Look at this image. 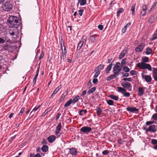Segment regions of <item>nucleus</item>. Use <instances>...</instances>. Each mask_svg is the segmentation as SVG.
<instances>
[{"label":"nucleus","instance_id":"nucleus-29","mask_svg":"<svg viewBox=\"0 0 157 157\" xmlns=\"http://www.w3.org/2000/svg\"><path fill=\"white\" fill-rule=\"evenodd\" d=\"M109 97L111 99H113L115 101H117L119 99V98L117 96L110 95L109 96Z\"/></svg>","mask_w":157,"mask_h":157},{"label":"nucleus","instance_id":"nucleus-17","mask_svg":"<svg viewBox=\"0 0 157 157\" xmlns=\"http://www.w3.org/2000/svg\"><path fill=\"white\" fill-rule=\"evenodd\" d=\"M70 153L72 155H75L77 154V150L75 148H71L70 149Z\"/></svg>","mask_w":157,"mask_h":157},{"label":"nucleus","instance_id":"nucleus-48","mask_svg":"<svg viewBox=\"0 0 157 157\" xmlns=\"http://www.w3.org/2000/svg\"><path fill=\"white\" fill-rule=\"evenodd\" d=\"M109 151L107 150H105L102 151V153L104 155H106L109 154Z\"/></svg>","mask_w":157,"mask_h":157},{"label":"nucleus","instance_id":"nucleus-63","mask_svg":"<svg viewBox=\"0 0 157 157\" xmlns=\"http://www.w3.org/2000/svg\"><path fill=\"white\" fill-rule=\"evenodd\" d=\"M154 78V80L157 81V75H152Z\"/></svg>","mask_w":157,"mask_h":157},{"label":"nucleus","instance_id":"nucleus-1","mask_svg":"<svg viewBox=\"0 0 157 157\" xmlns=\"http://www.w3.org/2000/svg\"><path fill=\"white\" fill-rule=\"evenodd\" d=\"M11 27L18 28L21 25V22L19 23L18 18L15 16L10 17L7 20Z\"/></svg>","mask_w":157,"mask_h":157},{"label":"nucleus","instance_id":"nucleus-12","mask_svg":"<svg viewBox=\"0 0 157 157\" xmlns=\"http://www.w3.org/2000/svg\"><path fill=\"white\" fill-rule=\"evenodd\" d=\"M56 138V137L55 136L52 135L49 136L47 139L49 143H51L55 140Z\"/></svg>","mask_w":157,"mask_h":157},{"label":"nucleus","instance_id":"nucleus-3","mask_svg":"<svg viewBox=\"0 0 157 157\" xmlns=\"http://www.w3.org/2000/svg\"><path fill=\"white\" fill-rule=\"evenodd\" d=\"M122 69L120 63L119 62H117L113 67V73L119 75V73L121 71Z\"/></svg>","mask_w":157,"mask_h":157},{"label":"nucleus","instance_id":"nucleus-37","mask_svg":"<svg viewBox=\"0 0 157 157\" xmlns=\"http://www.w3.org/2000/svg\"><path fill=\"white\" fill-rule=\"evenodd\" d=\"M142 62L144 63H147L149 61V58L148 57L144 56L142 57Z\"/></svg>","mask_w":157,"mask_h":157},{"label":"nucleus","instance_id":"nucleus-44","mask_svg":"<svg viewBox=\"0 0 157 157\" xmlns=\"http://www.w3.org/2000/svg\"><path fill=\"white\" fill-rule=\"evenodd\" d=\"M3 49L6 51H8L9 50V47L7 44L5 45L3 47Z\"/></svg>","mask_w":157,"mask_h":157},{"label":"nucleus","instance_id":"nucleus-33","mask_svg":"<svg viewBox=\"0 0 157 157\" xmlns=\"http://www.w3.org/2000/svg\"><path fill=\"white\" fill-rule=\"evenodd\" d=\"M96 90V87H93L90 89L88 91L87 93L89 94L93 93Z\"/></svg>","mask_w":157,"mask_h":157},{"label":"nucleus","instance_id":"nucleus-6","mask_svg":"<svg viewBox=\"0 0 157 157\" xmlns=\"http://www.w3.org/2000/svg\"><path fill=\"white\" fill-rule=\"evenodd\" d=\"M61 123L60 122L57 126L55 132V134L57 136V137H59L61 134V133H60V131L61 130Z\"/></svg>","mask_w":157,"mask_h":157},{"label":"nucleus","instance_id":"nucleus-7","mask_svg":"<svg viewBox=\"0 0 157 157\" xmlns=\"http://www.w3.org/2000/svg\"><path fill=\"white\" fill-rule=\"evenodd\" d=\"M92 129L91 128L87 126H84L82 127L80 129L81 132L84 133H87L90 132Z\"/></svg>","mask_w":157,"mask_h":157},{"label":"nucleus","instance_id":"nucleus-41","mask_svg":"<svg viewBox=\"0 0 157 157\" xmlns=\"http://www.w3.org/2000/svg\"><path fill=\"white\" fill-rule=\"evenodd\" d=\"M123 67V71L125 72H128L129 71L130 69L128 67L124 66V67Z\"/></svg>","mask_w":157,"mask_h":157},{"label":"nucleus","instance_id":"nucleus-21","mask_svg":"<svg viewBox=\"0 0 157 157\" xmlns=\"http://www.w3.org/2000/svg\"><path fill=\"white\" fill-rule=\"evenodd\" d=\"M61 85H60L59 86H58L56 89L54 90V91L53 92V93L52 94L50 98H53V96L55 94H56L57 92L59 90V89L61 88Z\"/></svg>","mask_w":157,"mask_h":157},{"label":"nucleus","instance_id":"nucleus-61","mask_svg":"<svg viewBox=\"0 0 157 157\" xmlns=\"http://www.w3.org/2000/svg\"><path fill=\"white\" fill-rule=\"evenodd\" d=\"M5 42V40L0 37V44H2Z\"/></svg>","mask_w":157,"mask_h":157},{"label":"nucleus","instance_id":"nucleus-47","mask_svg":"<svg viewBox=\"0 0 157 157\" xmlns=\"http://www.w3.org/2000/svg\"><path fill=\"white\" fill-rule=\"evenodd\" d=\"M153 74L157 75V68L155 67L153 68Z\"/></svg>","mask_w":157,"mask_h":157},{"label":"nucleus","instance_id":"nucleus-8","mask_svg":"<svg viewBox=\"0 0 157 157\" xmlns=\"http://www.w3.org/2000/svg\"><path fill=\"white\" fill-rule=\"evenodd\" d=\"M157 18V11L153 15L150 16L148 20V21L150 23H153Z\"/></svg>","mask_w":157,"mask_h":157},{"label":"nucleus","instance_id":"nucleus-32","mask_svg":"<svg viewBox=\"0 0 157 157\" xmlns=\"http://www.w3.org/2000/svg\"><path fill=\"white\" fill-rule=\"evenodd\" d=\"M40 105H38L37 107H35L34 109L30 113V114H31L32 116L34 113L39 108H40Z\"/></svg>","mask_w":157,"mask_h":157},{"label":"nucleus","instance_id":"nucleus-25","mask_svg":"<svg viewBox=\"0 0 157 157\" xmlns=\"http://www.w3.org/2000/svg\"><path fill=\"white\" fill-rule=\"evenodd\" d=\"M104 67V65L100 64L94 70V71H97V70H100L103 69Z\"/></svg>","mask_w":157,"mask_h":157},{"label":"nucleus","instance_id":"nucleus-4","mask_svg":"<svg viewBox=\"0 0 157 157\" xmlns=\"http://www.w3.org/2000/svg\"><path fill=\"white\" fill-rule=\"evenodd\" d=\"M121 85L125 89H127L129 91H131L132 86L130 83L128 82H123L121 83Z\"/></svg>","mask_w":157,"mask_h":157},{"label":"nucleus","instance_id":"nucleus-5","mask_svg":"<svg viewBox=\"0 0 157 157\" xmlns=\"http://www.w3.org/2000/svg\"><path fill=\"white\" fill-rule=\"evenodd\" d=\"M12 5L9 2L5 3L2 6L3 10L7 11H9L12 9Z\"/></svg>","mask_w":157,"mask_h":157},{"label":"nucleus","instance_id":"nucleus-43","mask_svg":"<svg viewBox=\"0 0 157 157\" xmlns=\"http://www.w3.org/2000/svg\"><path fill=\"white\" fill-rule=\"evenodd\" d=\"M107 104L109 105H113V101L112 100H109L107 101Z\"/></svg>","mask_w":157,"mask_h":157},{"label":"nucleus","instance_id":"nucleus-34","mask_svg":"<svg viewBox=\"0 0 157 157\" xmlns=\"http://www.w3.org/2000/svg\"><path fill=\"white\" fill-rule=\"evenodd\" d=\"M135 6V4H133L131 7V10L132 11V14L133 15L134 14Z\"/></svg>","mask_w":157,"mask_h":157},{"label":"nucleus","instance_id":"nucleus-27","mask_svg":"<svg viewBox=\"0 0 157 157\" xmlns=\"http://www.w3.org/2000/svg\"><path fill=\"white\" fill-rule=\"evenodd\" d=\"M78 5L79 3L81 6H84L86 4V0H78Z\"/></svg>","mask_w":157,"mask_h":157},{"label":"nucleus","instance_id":"nucleus-10","mask_svg":"<svg viewBox=\"0 0 157 157\" xmlns=\"http://www.w3.org/2000/svg\"><path fill=\"white\" fill-rule=\"evenodd\" d=\"M63 47H64V51H63V47H61V50H62V52L60 53V58L61 60L62 59V57L63 59H64V56H65V58L66 56V54L67 53L66 49L64 45H63Z\"/></svg>","mask_w":157,"mask_h":157},{"label":"nucleus","instance_id":"nucleus-2","mask_svg":"<svg viewBox=\"0 0 157 157\" xmlns=\"http://www.w3.org/2000/svg\"><path fill=\"white\" fill-rule=\"evenodd\" d=\"M136 66L142 69H147L148 70L151 71L152 70L151 67L149 64H147L141 62L138 63Z\"/></svg>","mask_w":157,"mask_h":157},{"label":"nucleus","instance_id":"nucleus-28","mask_svg":"<svg viewBox=\"0 0 157 157\" xmlns=\"http://www.w3.org/2000/svg\"><path fill=\"white\" fill-rule=\"evenodd\" d=\"M84 43V41L82 40L80 41L78 44V46L77 47V49L78 50H80L82 46Z\"/></svg>","mask_w":157,"mask_h":157},{"label":"nucleus","instance_id":"nucleus-15","mask_svg":"<svg viewBox=\"0 0 157 157\" xmlns=\"http://www.w3.org/2000/svg\"><path fill=\"white\" fill-rule=\"evenodd\" d=\"M142 75V78H144L145 79V81L147 82H151V81L152 80V78H151V77L150 75H145L144 77V76Z\"/></svg>","mask_w":157,"mask_h":157},{"label":"nucleus","instance_id":"nucleus-59","mask_svg":"<svg viewBox=\"0 0 157 157\" xmlns=\"http://www.w3.org/2000/svg\"><path fill=\"white\" fill-rule=\"evenodd\" d=\"M127 29V28L126 27H124L122 29V32L123 33H124L126 31Z\"/></svg>","mask_w":157,"mask_h":157},{"label":"nucleus","instance_id":"nucleus-31","mask_svg":"<svg viewBox=\"0 0 157 157\" xmlns=\"http://www.w3.org/2000/svg\"><path fill=\"white\" fill-rule=\"evenodd\" d=\"M112 66V63H111L109 64L107 67L106 70V73H109V71L111 70Z\"/></svg>","mask_w":157,"mask_h":157},{"label":"nucleus","instance_id":"nucleus-35","mask_svg":"<svg viewBox=\"0 0 157 157\" xmlns=\"http://www.w3.org/2000/svg\"><path fill=\"white\" fill-rule=\"evenodd\" d=\"M124 11V10L123 8H121L119 9L117 12V16L118 17L120 16V13H122Z\"/></svg>","mask_w":157,"mask_h":157},{"label":"nucleus","instance_id":"nucleus-14","mask_svg":"<svg viewBox=\"0 0 157 157\" xmlns=\"http://www.w3.org/2000/svg\"><path fill=\"white\" fill-rule=\"evenodd\" d=\"M98 40V37L94 35L91 36L90 37L89 40L92 43H94Z\"/></svg>","mask_w":157,"mask_h":157},{"label":"nucleus","instance_id":"nucleus-30","mask_svg":"<svg viewBox=\"0 0 157 157\" xmlns=\"http://www.w3.org/2000/svg\"><path fill=\"white\" fill-rule=\"evenodd\" d=\"M146 51L145 52L147 55H149L152 52V49L150 47H147L146 49Z\"/></svg>","mask_w":157,"mask_h":157},{"label":"nucleus","instance_id":"nucleus-51","mask_svg":"<svg viewBox=\"0 0 157 157\" xmlns=\"http://www.w3.org/2000/svg\"><path fill=\"white\" fill-rule=\"evenodd\" d=\"M123 80L124 81H128L129 82H131L132 79L131 78H124L123 79Z\"/></svg>","mask_w":157,"mask_h":157},{"label":"nucleus","instance_id":"nucleus-56","mask_svg":"<svg viewBox=\"0 0 157 157\" xmlns=\"http://www.w3.org/2000/svg\"><path fill=\"white\" fill-rule=\"evenodd\" d=\"M98 82V79L96 78H95L93 80V82L94 84H96Z\"/></svg>","mask_w":157,"mask_h":157},{"label":"nucleus","instance_id":"nucleus-19","mask_svg":"<svg viewBox=\"0 0 157 157\" xmlns=\"http://www.w3.org/2000/svg\"><path fill=\"white\" fill-rule=\"evenodd\" d=\"M113 74L112 75L110 76H109L107 78V81H110L111 80H112L114 78H115L117 77V76H118L115 73H113Z\"/></svg>","mask_w":157,"mask_h":157},{"label":"nucleus","instance_id":"nucleus-55","mask_svg":"<svg viewBox=\"0 0 157 157\" xmlns=\"http://www.w3.org/2000/svg\"><path fill=\"white\" fill-rule=\"evenodd\" d=\"M41 144H47V142L45 139H43L41 142Z\"/></svg>","mask_w":157,"mask_h":157},{"label":"nucleus","instance_id":"nucleus-11","mask_svg":"<svg viewBox=\"0 0 157 157\" xmlns=\"http://www.w3.org/2000/svg\"><path fill=\"white\" fill-rule=\"evenodd\" d=\"M126 109L127 111H129L132 113H134L136 112H138L139 111V109L136 107H128L126 108Z\"/></svg>","mask_w":157,"mask_h":157},{"label":"nucleus","instance_id":"nucleus-26","mask_svg":"<svg viewBox=\"0 0 157 157\" xmlns=\"http://www.w3.org/2000/svg\"><path fill=\"white\" fill-rule=\"evenodd\" d=\"M79 96L78 95L76 96L73 99H71L72 103L75 104L76 103L79 99Z\"/></svg>","mask_w":157,"mask_h":157},{"label":"nucleus","instance_id":"nucleus-52","mask_svg":"<svg viewBox=\"0 0 157 157\" xmlns=\"http://www.w3.org/2000/svg\"><path fill=\"white\" fill-rule=\"evenodd\" d=\"M151 143L153 144H157V140L156 139H152L151 141Z\"/></svg>","mask_w":157,"mask_h":157},{"label":"nucleus","instance_id":"nucleus-46","mask_svg":"<svg viewBox=\"0 0 157 157\" xmlns=\"http://www.w3.org/2000/svg\"><path fill=\"white\" fill-rule=\"evenodd\" d=\"M118 142L119 144H124V142H125V141L124 140H123L121 139H119L118 140Z\"/></svg>","mask_w":157,"mask_h":157},{"label":"nucleus","instance_id":"nucleus-9","mask_svg":"<svg viewBox=\"0 0 157 157\" xmlns=\"http://www.w3.org/2000/svg\"><path fill=\"white\" fill-rule=\"evenodd\" d=\"M145 46V44L144 43H141L140 45L135 48V50L136 52H141L143 50Z\"/></svg>","mask_w":157,"mask_h":157},{"label":"nucleus","instance_id":"nucleus-54","mask_svg":"<svg viewBox=\"0 0 157 157\" xmlns=\"http://www.w3.org/2000/svg\"><path fill=\"white\" fill-rule=\"evenodd\" d=\"M44 52L43 51H42L40 55V57H39V59L40 60H41L43 57L44 56Z\"/></svg>","mask_w":157,"mask_h":157},{"label":"nucleus","instance_id":"nucleus-24","mask_svg":"<svg viewBox=\"0 0 157 157\" xmlns=\"http://www.w3.org/2000/svg\"><path fill=\"white\" fill-rule=\"evenodd\" d=\"M117 90L118 92L122 94H123L126 91V90L125 89L120 87H117Z\"/></svg>","mask_w":157,"mask_h":157},{"label":"nucleus","instance_id":"nucleus-57","mask_svg":"<svg viewBox=\"0 0 157 157\" xmlns=\"http://www.w3.org/2000/svg\"><path fill=\"white\" fill-rule=\"evenodd\" d=\"M79 12V14L80 16H82V15L83 12V10H80L78 11Z\"/></svg>","mask_w":157,"mask_h":157},{"label":"nucleus","instance_id":"nucleus-58","mask_svg":"<svg viewBox=\"0 0 157 157\" xmlns=\"http://www.w3.org/2000/svg\"><path fill=\"white\" fill-rule=\"evenodd\" d=\"M25 108H23L21 109L20 113L18 114L19 115H21L24 112Z\"/></svg>","mask_w":157,"mask_h":157},{"label":"nucleus","instance_id":"nucleus-23","mask_svg":"<svg viewBox=\"0 0 157 157\" xmlns=\"http://www.w3.org/2000/svg\"><path fill=\"white\" fill-rule=\"evenodd\" d=\"M48 146L46 145H43L41 148L42 151L43 152H46L48 151Z\"/></svg>","mask_w":157,"mask_h":157},{"label":"nucleus","instance_id":"nucleus-53","mask_svg":"<svg viewBox=\"0 0 157 157\" xmlns=\"http://www.w3.org/2000/svg\"><path fill=\"white\" fill-rule=\"evenodd\" d=\"M152 118L155 120H157V113L154 114L152 116Z\"/></svg>","mask_w":157,"mask_h":157},{"label":"nucleus","instance_id":"nucleus-40","mask_svg":"<svg viewBox=\"0 0 157 157\" xmlns=\"http://www.w3.org/2000/svg\"><path fill=\"white\" fill-rule=\"evenodd\" d=\"M9 33L10 35L12 36V37H13L14 36H15L14 38L17 37V35H15V32L11 29L9 31Z\"/></svg>","mask_w":157,"mask_h":157},{"label":"nucleus","instance_id":"nucleus-62","mask_svg":"<svg viewBox=\"0 0 157 157\" xmlns=\"http://www.w3.org/2000/svg\"><path fill=\"white\" fill-rule=\"evenodd\" d=\"M61 114L59 113H58L56 117V120H57L59 118Z\"/></svg>","mask_w":157,"mask_h":157},{"label":"nucleus","instance_id":"nucleus-38","mask_svg":"<svg viewBox=\"0 0 157 157\" xmlns=\"http://www.w3.org/2000/svg\"><path fill=\"white\" fill-rule=\"evenodd\" d=\"M71 99H69L64 105L65 107H67L69 106L72 103Z\"/></svg>","mask_w":157,"mask_h":157},{"label":"nucleus","instance_id":"nucleus-13","mask_svg":"<svg viewBox=\"0 0 157 157\" xmlns=\"http://www.w3.org/2000/svg\"><path fill=\"white\" fill-rule=\"evenodd\" d=\"M147 9V6L146 5H144L142 6V10L141 12V14L142 16H144L146 14V11Z\"/></svg>","mask_w":157,"mask_h":157},{"label":"nucleus","instance_id":"nucleus-22","mask_svg":"<svg viewBox=\"0 0 157 157\" xmlns=\"http://www.w3.org/2000/svg\"><path fill=\"white\" fill-rule=\"evenodd\" d=\"M97 115L98 116H100L102 113V111L99 107H97L96 109Z\"/></svg>","mask_w":157,"mask_h":157},{"label":"nucleus","instance_id":"nucleus-60","mask_svg":"<svg viewBox=\"0 0 157 157\" xmlns=\"http://www.w3.org/2000/svg\"><path fill=\"white\" fill-rule=\"evenodd\" d=\"M98 27L100 30H102L103 28V25H98Z\"/></svg>","mask_w":157,"mask_h":157},{"label":"nucleus","instance_id":"nucleus-18","mask_svg":"<svg viewBox=\"0 0 157 157\" xmlns=\"http://www.w3.org/2000/svg\"><path fill=\"white\" fill-rule=\"evenodd\" d=\"M138 91L139 93L138 95L139 96H142L144 94V90L143 88L140 87L138 88Z\"/></svg>","mask_w":157,"mask_h":157},{"label":"nucleus","instance_id":"nucleus-42","mask_svg":"<svg viewBox=\"0 0 157 157\" xmlns=\"http://www.w3.org/2000/svg\"><path fill=\"white\" fill-rule=\"evenodd\" d=\"M96 72L95 73V74L94 76V78H97L98 75H99V74H100V72H101V71L100 70H97V71H95Z\"/></svg>","mask_w":157,"mask_h":157},{"label":"nucleus","instance_id":"nucleus-20","mask_svg":"<svg viewBox=\"0 0 157 157\" xmlns=\"http://www.w3.org/2000/svg\"><path fill=\"white\" fill-rule=\"evenodd\" d=\"M39 69H40V66H39L37 67V70L36 71V74L35 75L34 78H33V82L34 83V85L36 83V78H37L38 75V74H39Z\"/></svg>","mask_w":157,"mask_h":157},{"label":"nucleus","instance_id":"nucleus-50","mask_svg":"<svg viewBox=\"0 0 157 157\" xmlns=\"http://www.w3.org/2000/svg\"><path fill=\"white\" fill-rule=\"evenodd\" d=\"M123 94H124V96L125 97H129L130 95V94L129 92H124Z\"/></svg>","mask_w":157,"mask_h":157},{"label":"nucleus","instance_id":"nucleus-45","mask_svg":"<svg viewBox=\"0 0 157 157\" xmlns=\"http://www.w3.org/2000/svg\"><path fill=\"white\" fill-rule=\"evenodd\" d=\"M130 73L131 75H136L137 74V72L134 70H132L130 71Z\"/></svg>","mask_w":157,"mask_h":157},{"label":"nucleus","instance_id":"nucleus-39","mask_svg":"<svg viewBox=\"0 0 157 157\" xmlns=\"http://www.w3.org/2000/svg\"><path fill=\"white\" fill-rule=\"evenodd\" d=\"M157 38V30L155 32L154 34L153 35L151 39L152 40H153Z\"/></svg>","mask_w":157,"mask_h":157},{"label":"nucleus","instance_id":"nucleus-36","mask_svg":"<svg viewBox=\"0 0 157 157\" xmlns=\"http://www.w3.org/2000/svg\"><path fill=\"white\" fill-rule=\"evenodd\" d=\"M127 64L126 62V59L124 58L121 61V64L122 67L125 66L126 64Z\"/></svg>","mask_w":157,"mask_h":157},{"label":"nucleus","instance_id":"nucleus-64","mask_svg":"<svg viewBox=\"0 0 157 157\" xmlns=\"http://www.w3.org/2000/svg\"><path fill=\"white\" fill-rule=\"evenodd\" d=\"M157 2H154L153 3V5H152V6H151V8H154V7H155V6H156V4H157Z\"/></svg>","mask_w":157,"mask_h":157},{"label":"nucleus","instance_id":"nucleus-16","mask_svg":"<svg viewBox=\"0 0 157 157\" xmlns=\"http://www.w3.org/2000/svg\"><path fill=\"white\" fill-rule=\"evenodd\" d=\"M127 52V49L124 48L120 54L119 56V59H121L124 56Z\"/></svg>","mask_w":157,"mask_h":157},{"label":"nucleus","instance_id":"nucleus-49","mask_svg":"<svg viewBox=\"0 0 157 157\" xmlns=\"http://www.w3.org/2000/svg\"><path fill=\"white\" fill-rule=\"evenodd\" d=\"M87 86L89 88H90L91 87L92 83H91V79L90 80L88 81V83H87Z\"/></svg>","mask_w":157,"mask_h":157}]
</instances>
